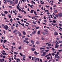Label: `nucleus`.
Here are the masks:
<instances>
[{
	"mask_svg": "<svg viewBox=\"0 0 62 62\" xmlns=\"http://www.w3.org/2000/svg\"><path fill=\"white\" fill-rule=\"evenodd\" d=\"M15 2L16 4H17L18 2V0H15Z\"/></svg>",
	"mask_w": 62,
	"mask_h": 62,
	"instance_id": "9b49d317",
	"label": "nucleus"
},
{
	"mask_svg": "<svg viewBox=\"0 0 62 62\" xmlns=\"http://www.w3.org/2000/svg\"><path fill=\"white\" fill-rule=\"evenodd\" d=\"M36 44H39V42L38 41H37L36 42Z\"/></svg>",
	"mask_w": 62,
	"mask_h": 62,
	"instance_id": "4be33fe9",
	"label": "nucleus"
},
{
	"mask_svg": "<svg viewBox=\"0 0 62 62\" xmlns=\"http://www.w3.org/2000/svg\"><path fill=\"white\" fill-rule=\"evenodd\" d=\"M59 42L60 43H62V41H60Z\"/></svg>",
	"mask_w": 62,
	"mask_h": 62,
	"instance_id": "4c0bfd02",
	"label": "nucleus"
},
{
	"mask_svg": "<svg viewBox=\"0 0 62 62\" xmlns=\"http://www.w3.org/2000/svg\"><path fill=\"white\" fill-rule=\"evenodd\" d=\"M52 55H53V56H54V55H55V54L54 53H52Z\"/></svg>",
	"mask_w": 62,
	"mask_h": 62,
	"instance_id": "3c124183",
	"label": "nucleus"
},
{
	"mask_svg": "<svg viewBox=\"0 0 62 62\" xmlns=\"http://www.w3.org/2000/svg\"><path fill=\"white\" fill-rule=\"evenodd\" d=\"M20 54L21 56H22L23 55L22 54V53H20Z\"/></svg>",
	"mask_w": 62,
	"mask_h": 62,
	"instance_id": "4d7b16f0",
	"label": "nucleus"
},
{
	"mask_svg": "<svg viewBox=\"0 0 62 62\" xmlns=\"http://www.w3.org/2000/svg\"><path fill=\"white\" fill-rule=\"evenodd\" d=\"M2 53L3 54V55H7V53H4L3 52H2Z\"/></svg>",
	"mask_w": 62,
	"mask_h": 62,
	"instance_id": "5701e85b",
	"label": "nucleus"
},
{
	"mask_svg": "<svg viewBox=\"0 0 62 62\" xmlns=\"http://www.w3.org/2000/svg\"><path fill=\"white\" fill-rule=\"evenodd\" d=\"M36 32V31H33L32 33V34H35Z\"/></svg>",
	"mask_w": 62,
	"mask_h": 62,
	"instance_id": "1a4fd4ad",
	"label": "nucleus"
},
{
	"mask_svg": "<svg viewBox=\"0 0 62 62\" xmlns=\"http://www.w3.org/2000/svg\"><path fill=\"white\" fill-rule=\"evenodd\" d=\"M45 51L46 52H48L49 51V50H45Z\"/></svg>",
	"mask_w": 62,
	"mask_h": 62,
	"instance_id": "6e6d98bb",
	"label": "nucleus"
},
{
	"mask_svg": "<svg viewBox=\"0 0 62 62\" xmlns=\"http://www.w3.org/2000/svg\"><path fill=\"white\" fill-rule=\"evenodd\" d=\"M16 8L17 9H19V7H18V6H16Z\"/></svg>",
	"mask_w": 62,
	"mask_h": 62,
	"instance_id": "5fc2aeb1",
	"label": "nucleus"
},
{
	"mask_svg": "<svg viewBox=\"0 0 62 62\" xmlns=\"http://www.w3.org/2000/svg\"><path fill=\"white\" fill-rule=\"evenodd\" d=\"M29 58L30 59H31V58H32V56H29Z\"/></svg>",
	"mask_w": 62,
	"mask_h": 62,
	"instance_id": "ea45409f",
	"label": "nucleus"
},
{
	"mask_svg": "<svg viewBox=\"0 0 62 62\" xmlns=\"http://www.w3.org/2000/svg\"><path fill=\"white\" fill-rule=\"evenodd\" d=\"M54 35H55V36H56V35H58V33H57L56 31H55L54 32Z\"/></svg>",
	"mask_w": 62,
	"mask_h": 62,
	"instance_id": "0eeeda50",
	"label": "nucleus"
},
{
	"mask_svg": "<svg viewBox=\"0 0 62 62\" xmlns=\"http://www.w3.org/2000/svg\"><path fill=\"white\" fill-rule=\"evenodd\" d=\"M42 40H44V39L43 38V37H42L41 38Z\"/></svg>",
	"mask_w": 62,
	"mask_h": 62,
	"instance_id": "13d9d810",
	"label": "nucleus"
},
{
	"mask_svg": "<svg viewBox=\"0 0 62 62\" xmlns=\"http://www.w3.org/2000/svg\"><path fill=\"white\" fill-rule=\"evenodd\" d=\"M23 35H25L26 34V33L24 31H23Z\"/></svg>",
	"mask_w": 62,
	"mask_h": 62,
	"instance_id": "dca6fc26",
	"label": "nucleus"
},
{
	"mask_svg": "<svg viewBox=\"0 0 62 62\" xmlns=\"http://www.w3.org/2000/svg\"><path fill=\"white\" fill-rule=\"evenodd\" d=\"M35 28L37 29H39V27H36Z\"/></svg>",
	"mask_w": 62,
	"mask_h": 62,
	"instance_id": "8fccbe9b",
	"label": "nucleus"
},
{
	"mask_svg": "<svg viewBox=\"0 0 62 62\" xmlns=\"http://www.w3.org/2000/svg\"><path fill=\"white\" fill-rule=\"evenodd\" d=\"M34 14H35V15H38V14H36V13H36V11H34Z\"/></svg>",
	"mask_w": 62,
	"mask_h": 62,
	"instance_id": "aec40b11",
	"label": "nucleus"
},
{
	"mask_svg": "<svg viewBox=\"0 0 62 62\" xmlns=\"http://www.w3.org/2000/svg\"><path fill=\"white\" fill-rule=\"evenodd\" d=\"M3 32L4 33L5 35V34H6V32H5V31L4 30H3Z\"/></svg>",
	"mask_w": 62,
	"mask_h": 62,
	"instance_id": "09e8293b",
	"label": "nucleus"
},
{
	"mask_svg": "<svg viewBox=\"0 0 62 62\" xmlns=\"http://www.w3.org/2000/svg\"><path fill=\"white\" fill-rule=\"evenodd\" d=\"M44 50H42L40 52L41 53H42V52H44Z\"/></svg>",
	"mask_w": 62,
	"mask_h": 62,
	"instance_id": "2f4dec72",
	"label": "nucleus"
},
{
	"mask_svg": "<svg viewBox=\"0 0 62 62\" xmlns=\"http://www.w3.org/2000/svg\"><path fill=\"white\" fill-rule=\"evenodd\" d=\"M1 43H2V42H3V40L1 39Z\"/></svg>",
	"mask_w": 62,
	"mask_h": 62,
	"instance_id": "680f3d73",
	"label": "nucleus"
},
{
	"mask_svg": "<svg viewBox=\"0 0 62 62\" xmlns=\"http://www.w3.org/2000/svg\"><path fill=\"white\" fill-rule=\"evenodd\" d=\"M8 13V12L6 11H5L4 12L5 14H7Z\"/></svg>",
	"mask_w": 62,
	"mask_h": 62,
	"instance_id": "412c9836",
	"label": "nucleus"
},
{
	"mask_svg": "<svg viewBox=\"0 0 62 62\" xmlns=\"http://www.w3.org/2000/svg\"><path fill=\"white\" fill-rule=\"evenodd\" d=\"M61 14L60 13L58 15V16H59L60 17H62V13L61 15Z\"/></svg>",
	"mask_w": 62,
	"mask_h": 62,
	"instance_id": "423d86ee",
	"label": "nucleus"
},
{
	"mask_svg": "<svg viewBox=\"0 0 62 62\" xmlns=\"http://www.w3.org/2000/svg\"><path fill=\"white\" fill-rule=\"evenodd\" d=\"M40 50H43L44 49H45V48H42V47H41L40 48Z\"/></svg>",
	"mask_w": 62,
	"mask_h": 62,
	"instance_id": "a211bd4d",
	"label": "nucleus"
},
{
	"mask_svg": "<svg viewBox=\"0 0 62 62\" xmlns=\"http://www.w3.org/2000/svg\"><path fill=\"white\" fill-rule=\"evenodd\" d=\"M53 23H56V21L55 20H54L53 21Z\"/></svg>",
	"mask_w": 62,
	"mask_h": 62,
	"instance_id": "c9c22d12",
	"label": "nucleus"
},
{
	"mask_svg": "<svg viewBox=\"0 0 62 62\" xmlns=\"http://www.w3.org/2000/svg\"><path fill=\"white\" fill-rule=\"evenodd\" d=\"M43 54H42L41 55V56H44L46 54V52H43Z\"/></svg>",
	"mask_w": 62,
	"mask_h": 62,
	"instance_id": "7ed1b4c3",
	"label": "nucleus"
},
{
	"mask_svg": "<svg viewBox=\"0 0 62 62\" xmlns=\"http://www.w3.org/2000/svg\"><path fill=\"white\" fill-rule=\"evenodd\" d=\"M37 60H38V62H39V58H36L34 60L35 61H37Z\"/></svg>",
	"mask_w": 62,
	"mask_h": 62,
	"instance_id": "39448f33",
	"label": "nucleus"
},
{
	"mask_svg": "<svg viewBox=\"0 0 62 62\" xmlns=\"http://www.w3.org/2000/svg\"><path fill=\"white\" fill-rule=\"evenodd\" d=\"M32 23H34V24H36V22L34 21Z\"/></svg>",
	"mask_w": 62,
	"mask_h": 62,
	"instance_id": "f704fd0d",
	"label": "nucleus"
},
{
	"mask_svg": "<svg viewBox=\"0 0 62 62\" xmlns=\"http://www.w3.org/2000/svg\"><path fill=\"white\" fill-rule=\"evenodd\" d=\"M31 41L32 44H34V41L33 40H31Z\"/></svg>",
	"mask_w": 62,
	"mask_h": 62,
	"instance_id": "2eb2a0df",
	"label": "nucleus"
},
{
	"mask_svg": "<svg viewBox=\"0 0 62 62\" xmlns=\"http://www.w3.org/2000/svg\"><path fill=\"white\" fill-rule=\"evenodd\" d=\"M6 1L7 2H10L11 1L10 0H6Z\"/></svg>",
	"mask_w": 62,
	"mask_h": 62,
	"instance_id": "bb28decb",
	"label": "nucleus"
},
{
	"mask_svg": "<svg viewBox=\"0 0 62 62\" xmlns=\"http://www.w3.org/2000/svg\"><path fill=\"white\" fill-rule=\"evenodd\" d=\"M34 11V10H31V11H30L31 13H33V11Z\"/></svg>",
	"mask_w": 62,
	"mask_h": 62,
	"instance_id": "f8f14e48",
	"label": "nucleus"
},
{
	"mask_svg": "<svg viewBox=\"0 0 62 62\" xmlns=\"http://www.w3.org/2000/svg\"><path fill=\"white\" fill-rule=\"evenodd\" d=\"M17 33L18 34L20 33V31H17Z\"/></svg>",
	"mask_w": 62,
	"mask_h": 62,
	"instance_id": "bf43d9fd",
	"label": "nucleus"
},
{
	"mask_svg": "<svg viewBox=\"0 0 62 62\" xmlns=\"http://www.w3.org/2000/svg\"><path fill=\"white\" fill-rule=\"evenodd\" d=\"M21 48L22 47L21 46H20V47H18V49H21Z\"/></svg>",
	"mask_w": 62,
	"mask_h": 62,
	"instance_id": "c756f323",
	"label": "nucleus"
},
{
	"mask_svg": "<svg viewBox=\"0 0 62 62\" xmlns=\"http://www.w3.org/2000/svg\"><path fill=\"white\" fill-rule=\"evenodd\" d=\"M49 43H50V42L47 43H46V45H47V44H48L47 45L48 46H49V47H51V44H49Z\"/></svg>",
	"mask_w": 62,
	"mask_h": 62,
	"instance_id": "20e7f679",
	"label": "nucleus"
},
{
	"mask_svg": "<svg viewBox=\"0 0 62 62\" xmlns=\"http://www.w3.org/2000/svg\"><path fill=\"white\" fill-rule=\"evenodd\" d=\"M37 34L38 35H39L40 34V31H38L37 32Z\"/></svg>",
	"mask_w": 62,
	"mask_h": 62,
	"instance_id": "f3484780",
	"label": "nucleus"
},
{
	"mask_svg": "<svg viewBox=\"0 0 62 62\" xmlns=\"http://www.w3.org/2000/svg\"><path fill=\"white\" fill-rule=\"evenodd\" d=\"M51 24L53 25V26H57V24H54L53 23H51Z\"/></svg>",
	"mask_w": 62,
	"mask_h": 62,
	"instance_id": "6e6552de",
	"label": "nucleus"
},
{
	"mask_svg": "<svg viewBox=\"0 0 62 62\" xmlns=\"http://www.w3.org/2000/svg\"><path fill=\"white\" fill-rule=\"evenodd\" d=\"M17 61H20V60L19 58H17L16 60Z\"/></svg>",
	"mask_w": 62,
	"mask_h": 62,
	"instance_id": "c03bdc74",
	"label": "nucleus"
},
{
	"mask_svg": "<svg viewBox=\"0 0 62 62\" xmlns=\"http://www.w3.org/2000/svg\"><path fill=\"white\" fill-rule=\"evenodd\" d=\"M58 15H55V16L56 17V18H58Z\"/></svg>",
	"mask_w": 62,
	"mask_h": 62,
	"instance_id": "e433bc0d",
	"label": "nucleus"
},
{
	"mask_svg": "<svg viewBox=\"0 0 62 62\" xmlns=\"http://www.w3.org/2000/svg\"><path fill=\"white\" fill-rule=\"evenodd\" d=\"M42 34L43 35H45V32H42Z\"/></svg>",
	"mask_w": 62,
	"mask_h": 62,
	"instance_id": "864d4df0",
	"label": "nucleus"
},
{
	"mask_svg": "<svg viewBox=\"0 0 62 62\" xmlns=\"http://www.w3.org/2000/svg\"><path fill=\"white\" fill-rule=\"evenodd\" d=\"M46 48L47 49H48V50H49V48L48 46L46 47Z\"/></svg>",
	"mask_w": 62,
	"mask_h": 62,
	"instance_id": "69168bd1",
	"label": "nucleus"
},
{
	"mask_svg": "<svg viewBox=\"0 0 62 62\" xmlns=\"http://www.w3.org/2000/svg\"><path fill=\"white\" fill-rule=\"evenodd\" d=\"M58 43V42H57L55 46V48H57L59 47V45H57Z\"/></svg>",
	"mask_w": 62,
	"mask_h": 62,
	"instance_id": "f03ea898",
	"label": "nucleus"
},
{
	"mask_svg": "<svg viewBox=\"0 0 62 62\" xmlns=\"http://www.w3.org/2000/svg\"><path fill=\"white\" fill-rule=\"evenodd\" d=\"M56 57L57 58H58V59H59V58H60V57H59V56H58L57 57Z\"/></svg>",
	"mask_w": 62,
	"mask_h": 62,
	"instance_id": "58836bf2",
	"label": "nucleus"
},
{
	"mask_svg": "<svg viewBox=\"0 0 62 62\" xmlns=\"http://www.w3.org/2000/svg\"><path fill=\"white\" fill-rule=\"evenodd\" d=\"M5 26H4L3 27H4L5 29L6 30H8V25L6 26L5 25Z\"/></svg>",
	"mask_w": 62,
	"mask_h": 62,
	"instance_id": "f257e3e1",
	"label": "nucleus"
},
{
	"mask_svg": "<svg viewBox=\"0 0 62 62\" xmlns=\"http://www.w3.org/2000/svg\"><path fill=\"white\" fill-rule=\"evenodd\" d=\"M21 25H23V26H24V24L23 23V24H21Z\"/></svg>",
	"mask_w": 62,
	"mask_h": 62,
	"instance_id": "052dcab7",
	"label": "nucleus"
},
{
	"mask_svg": "<svg viewBox=\"0 0 62 62\" xmlns=\"http://www.w3.org/2000/svg\"><path fill=\"white\" fill-rule=\"evenodd\" d=\"M9 2H10V4H13V3H14V2H13V1H10Z\"/></svg>",
	"mask_w": 62,
	"mask_h": 62,
	"instance_id": "a878e982",
	"label": "nucleus"
},
{
	"mask_svg": "<svg viewBox=\"0 0 62 62\" xmlns=\"http://www.w3.org/2000/svg\"><path fill=\"white\" fill-rule=\"evenodd\" d=\"M40 62H42V59H40Z\"/></svg>",
	"mask_w": 62,
	"mask_h": 62,
	"instance_id": "0e129e2a",
	"label": "nucleus"
},
{
	"mask_svg": "<svg viewBox=\"0 0 62 62\" xmlns=\"http://www.w3.org/2000/svg\"><path fill=\"white\" fill-rule=\"evenodd\" d=\"M12 21H13V20L11 18L10 19V21L11 22V23H12Z\"/></svg>",
	"mask_w": 62,
	"mask_h": 62,
	"instance_id": "cd10ccee",
	"label": "nucleus"
},
{
	"mask_svg": "<svg viewBox=\"0 0 62 62\" xmlns=\"http://www.w3.org/2000/svg\"><path fill=\"white\" fill-rule=\"evenodd\" d=\"M34 54H36V55H37V54H39V53H38L36 51H35Z\"/></svg>",
	"mask_w": 62,
	"mask_h": 62,
	"instance_id": "4468645a",
	"label": "nucleus"
},
{
	"mask_svg": "<svg viewBox=\"0 0 62 62\" xmlns=\"http://www.w3.org/2000/svg\"><path fill=\"white\" fill-rule=\"evenodd\" d=\"M14 53L15 54H18V52H14Z\"/></svg>",
	"mask_w": 62,
	"mask_h": 62,
	"instance_id": "393cba45",
	"label": "nucleus"
},
{
	"mask_svg": "<svg viewBox=\"0 0 62 62\" xmlns=\"http://www.w3.org/2000/svg\"><path fill=\"white\" fill-rule=\"evenodd\" d=\"M33 5H31L30 7L31 8H33Z\"/></svg>",
	"mask_w": 62,
	"mask_h": 62,
	"instance_id": "72a5a7b5",
	"label": "nucleus"
},
{
	"mask_svg": "<svg viewBox=\"0 0 62 62\" xmlns=\"http://www.w3.org/2000/svg\"><path fill=\"white\" fill-rule=\"evenodd\" d=\"M31 50L32 51H35V48H32L31 49Z\"/></svg>",
	"mask_w": 62,
	"mask_h": 62,
	"instance_id": "ddd939ff",
	"label": "nucleus"
},
{
	"mask_svg": "<svg viewBox=\"0 0 62 62\" xmlns=\"http://www.w3.org/2000/svg\"><path fill=\"white\" fill-rule=\"evenodd\" d=\"M23 2H26V0H22Z\"/></svg>",
	"mask_w": 62,
	"mask_h": 62,
	"instance_id": "a19ab883",
	"label": "nucleus"
},
{
	"mask_svg": "<svg viewBox=\"0 0 62 62\" xmlns=\"http://www.w3.org/2000/svg\"><path fill=\"white\" fill-rule=\"evenodd\" d=\"M18 17H19V18H21L23 17V16H18Z\"/></svg>",
	"mask_w": 62,
	"mask_h": 62,
	"instance_id": "79ce46f5",
	"label": "nucleus"
},
{
	"mask_svg": "<svg viewBox=\"0 0 62 62\" xmlns=\"http://www.w3.org/2000/svg\"><path fill=\"white\" fill-rule=\"evenodd\" d=\"M6 41H7V40H4L3 41V42H4V43H5L6 42Z\"/></svg>",
	"mask_w": 62,
	"mask_h": 62,
	"instance_id": "49530a36",
	"label": "nucleus"
},
{
	"mask_svg": "<svg viewBox=\"0 0 62 62\" xmlns=\"http://www.w3.org/2000/svg\"><path fill=\"white\" fill-rule=\"evenodd\" d=\"M45 12H49V10H45Z\"/></svg>",
	"mask_w": 62,
	"mask_h": 62,
	"instance_id": "e2e57ef3",
	"label": "nucleus"
},
{
	"mask_svg": "<svg viewBox=\"0 0 62 62\" xmlns=\"http://www.w3.org/2000/svg\"><path fill=\"white\" fill-rule=\"evenodd\" d=\"M47 59H50L51 58L49 57H48L47 58Z\"/></svg>",
	"mask_w": 62,
	"mask_h": 62,
	"instance_id": "6ab92c4d",
	"label": "nucleus"
},
{
	"mask_svg": "<svg viewBox=\"0 0 62 62\" xmlns=\"http://www.w3.org/2000/svg\"><path fill=\"white\" fill-rule=\"evenodd\" d=\"M25 37V36H22V39H24V38Z\"/></svg>",
	"mask_w": 62,
	"mask_h": 62,
	"instance_id": "774afa93",
	"label": "nucleus"
},
{
	"mask_svg": "<svg viewBox=\"0 0 62 62\" xmlns=\"http://www.w3.org/2000/svg\"><path fill=\"white\" fill-rule=\"evenodd\" d=\"M57 11H58L57 10H55L54 11V12L55 13H56Z\"/></svg>",
	"mask_w": 62,
	"mask_h": 62,
	"instance_id": "de8ad7c7",
	"label": "nucleus"
},
{
	"mask_svg": "<svg viewBox=\"0 0 62 62\" xmlns=\"http://www.w3.org/2000/svg\"><path fill=\"white\" fill-rule=\"evenodd\" d=\"M6 0H4V1H5V2H4V4H6V2H7V1Z\"/></svg>",
	"mask_w": 62,
	"mask_h": 62,
	"instance_id": "7c9ffc66",
	"label": "nucleus"
},
{
	"mask_svg": "<svg viewBox=\"0 0 62 62\" xmlns=\"http://www.w3.org/2000/svg\"><path fill=\"white\" fill-rule=\"evenodd\" d=\"M31 2H33V4H35V2L34 1H31Z\"/></svg>",
	"mask_w": 62,
	"mask_h": 62,
	"instance_id": "a18cd8bd",
	"label": "nucleus"
},
{
	"mask_svg": "<svg viewBox=\"0 0 62 62\" xmlns=\"http://www.w3.org/2000/svg\"><path fill=\"white\" fill-rule=\"evenodd\" d=\"M17 30L16 29L15 30V31H13V33H15V32H17Z\"/></svg>",
	"mask_w": 62,
	"mask_h": 62,
	"instance_id": "9d476101",
	"label": "nucleus"
},
{
	"mask_svg": "<svg viewBox=\"0 0 62 62\" xmlns=\"http://www.w3.org/2000/svg\"><path fill=\"white\" fill-rule=\"evenodd\" d=\"M52 50H53V52H54V50H55V49H54L53 48H52Z\"/></svg>",
	"mask_w": 62,
	"mask_h": 62,
	"instance_id": "37998d69",
	"label": "nucleus"
},
{
	"mask_svg": "<svg viewBox=\"0 0 62 62\" xmlns=\"http://www.w3.org/2000/svg\"><path fill=\"white\" fill-rule=\"evenodd\" d=\"M8 15V16H9V18H11V16H10V15Z\"/></svg>",
	"mask_w": 62,
	"mask_h": 62,
	"instance_id": "c85d7f7f",
	"label": "nucleus"
},
{
	"mask_svg": "<svg viewBox=\"0 0 62 62\" xmlns=\"http://www.w3.org/2000/svg\"><path fill=\"white\" fill-rule=\"evenodd\" d=\"M16 20H18V21H19V20H20V19H19V18H17Z\"/></svg>",
	"mask_w": 62,
	"mask_h": 62,
	"instance_id": "338daca9",
	"label": "nucleus"
},
{
	"mask_svg": "<svg viewBox=\"0 0 62 62\" xmlns=\"http://www.w3.org/2000/svg\"><path fill=\"white\" fill-rule=\"evenodd\" d=\"M58 55L57 54H56L55 55V57H57V56H58Z\"/></svg>",
	"mask_w": 62,
	"mask_h": 62,
	"instance_id": "473e14b6",
	"label": "nucleus"
},
{
	"mask_svg": "<svg viewBox=\"0 0 62 62\" xmlns=\"http://www.w3.org/2000/svg\"><path fill=\"white\" fill-rule=\"evenodd\" d=\"M11 28L13 30V29H14V27H13V26H11Z\"/></svg>",
	"mask_w": 62,
	"mask_h": 62,
	"instance_id": "b1692460",
	"label": "nucleus"
},
{
	"mask_svg": "<svg viewBox=\"0 0 62 62\" xmlns=\"http://www.w3.org/2000/svg\"><path fill=\"white\" fill-rule=\"evenodd\" d=\"M19 36H22V34H21V33H20L19 34Z\"/></svg>",
	"mask_w": 62,
	"mask_h": 62,
	"instance_id": "603ef678",
	"label": "nucleus"
}]
</instances>
